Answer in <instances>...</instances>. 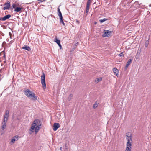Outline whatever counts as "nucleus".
Returning <instances> with one entry per match:
<instances>
[{"mask_svg":"<svg viewBox=\"0 0 151 151\" xmlns=\"http://www.w3.org/2000/svg\"><path fill=\"white\" fill-rule=\"evenodd\" d=\"M54 41L58 45V44H60V40H59L56 37L55 39L54 40Z\"/></svg>","mask_w":151,"mask_h":151,"instance_id":"dca6fc26","label":"nucleus"},{"mask_svg":"<svg viewBox=\"0 0 151 151\" xmlns=\"http://www.w3.org/2000/svg\"><path fill=\"white\" fill-rule=\"evenodd\" d=\"M24 93L28 97L30 98L31 99L33 100H37V96H35V94L32 91L29 89H27L24 92Z\"/></svg>","mask_w":151,"mask_h":151,"instance_id":"f257e3e1","label":"nucleus"},{"mask_svg":"<svg viewBox=\"0 0 151 151\" xmlns=\"http://www.w3.org/2000/svg\"><path fill=\"white\" fill-rule=\"evenodd\" d=\"M22 9V7H16V8H15V9H14V11L15 12H19L21 11Z\"/></svg>","mask_w":151,"mask_h":151,"instance_id":"4468645a","label":"nucleus"},{"mask_svg":"<svg viewBox=\"0 0 151 151\" xmlns=\"http://www.w3.org/2000/svg\"><path fill=\"white\" fill-rule=\"evenodd\" d=\"M129 65H126V66H125V70H126L127 69V68H128V66Z\"/></svg>","mask_w":151,"mask_h":151,"instance_id":"e433bc0d","label":"nucleus"},{"mask_svg":"<svg viewBox=\"0 0 151 151\" xmlns=\"http://www.w3.org/2000/svg\"><path fill=\"white\" fill-rule=\"evenodd\" d=\"M126 139L127 142V143H132V138L129 137V138H127Z\"/></svg>","mask_w":151,"mask_h":151,"instance_id":"2eb2a0df","label":"nucleus"},{"mask_svg":"<svg viewBox=\"0 0 151 151\" xmlns=\"http://www.w3.org/2000/svg\"><path fill=\"white\" fill-rule=\"evenodd\" d=\"M76 23H77L78 24H79V23H80V22L78 20H76Z\"/></svg>","mask_w":151,"mask_h":151,"instance_id":"c9c22d12","label":"nucleus"},{"mask_svg":"<svg viewBox=\"0 0 151 151\" xmlns=\"http://www.w3.org/2000/svg\"><path fill=\"white\" fill-rule=\"evenodd\" d=\"M126 145L127 147H131L132 146V144L127 143Z\"/></svg>","mask_w":151,"mask_h":151,"instance_id":"c756f323","label":"nucleus"},{"mask_svg":"<svg viewBox=\"0 0 151 151\" xmlns=\"http://www.w3.org/2000/svg\"><path fill=\"white\" fill-rule=\"evenodd\" d=\"M119 56H120L121 57H123L124 56V55L123 54V52H122L120 53L119 54Z\"/></svg>","mask_w":151,"mask_h":151,"instance_id":"c85d7f7f","label":"nucleus"},{"mask_svg":"<svg viewBox=\"0 0 151 151\" xmlns=\"http://www.w3.org/2000/svg\"><path fill=\"white\" fill-rule=\"evenodd\" d=\"M91 1V0H88L87 2H89V3H90Z\"/></svg>","mask_w":151,"mask_h":151,"instance_id":"4c0bfd02","label":"nucleus"},{"mask_svg":"<svg viewBox=\"0 0 151 151\" xmlns=\"http://www.w3.org/2000/svg\"><path fill=\"white\" fill-rule=\"evenodd\" d=\"M11 17L10 14H8L4 16L3 17L1 18V20L3 21H4L7 19H9Z\"/></svg>","mask_w":151,"mask_h":151,"instance_id":"39448f33","label":"nucleus"},{"mask_svg":"<svg viewBox=\"0 0 151 151\" xmlns=\"http://www.w3.org/2000/svg\"><path fill=\"white\" fill-rule=\"evenodd\" d=\"M126 136L127 137V138H129V137L131 138V136L130 135L129 136V135H126Z\"/></svg>","mask_w":151,"mask_h":151,"instance_id":"72a5a7b5","label":"nucleus"},{"mask_svg":"<svg viewBox=\"0 0 151 151\" xmlns=\"http://www.w3.org/2000/svg\"><path fill=\"white\" fill-rule=\"evenodd\" d=\"M41 81H45V77L44 73L41 77Z\"/></svg>","mask_w":151,"mask_h":151,"instance_id":"f3484780","label":"nucleus"},{"mask_svg":"<svg viewBox=\"0 0 151 151\" xmlns=\"http://www.w3.org/2000/svg\"><path fill=\"white\" fill-rule=\"evenodd\" d=\"M58 45L59 46L60 48V49H62V47L61 45L60 44H60H58Z\"/></svg>","mask_w":151,"mask_h":151,"instance_id":"2f4dec72","label":"nucleus"},{"mask_svg":"<svg viewBox=\"0 0 151 151\" xmlns=\"http://www.w3.org/2000/svg\"><path fill=\"white\" fill-rule=\"evenodd\" d=\"M102 80V78L99 77L96 79V80H95V81L97 82H99V81H101Z\"/></svg>","mask_w":151,"mask_h":151,"instance_id":"4be33fe9","label":"nucleus"},{"mask_svg":"<svg viewBox=\"0 0 151 151\" xmlns=\"http://www.w3.org/2000/svg\"><path fill=\"white\" fill-rule=\"evenodd\" d=\"M89 10V7H86V15H87L88 14V12Z\"/></svg>","mask_w":151,"mask_h":151,"instance_id":"bb28decb","label":"nucleus"},{"mask_svg":"<svg viewBox=\"0 0 151 151\" xmlns=\"http://www.w3.org/2000/svg\"><path fill=\"white\" fill-rule=\"evenodd\" d=\"M60 127V124L58 123H54L53 126V130L54 131H56Z\"/></svg>","mask_w":151,"mask_h":151,"instance_id":"7ed1b4c3","label":"nucleus"},{"mask_svg":"<svg viewBox=\"0 0 151 151\" xmlns=\"http://www.w3.org/2000/svg\"><path fill=\"white\" fill-rule=\"evenodd\" d=\"M35 128V127L34 126H32L31 129L32 130H34V129Z\"/></svg>","mask_w":151,"mask_h":151,"instance_id":"f704fd0d","label":"nucleus"},{"mask_svg":"<svg viewBox=\"0 0 151 151\" xmlns=\"http://www.w3.org/2000/svg\"><path fill=\"white\" fill-rule=\"evenodd\" d=\"M4 5H6V6L4 7L3 9L4 10L8 9L10 6V2L9 1H8L7 3H5Z\"/></svg>","mask_w":151,"mask_h":151,"instance_id":"f03ea898","label":"nucleus"},{"mask_svg":"<svg viewBox=\"0 0 151 151\" xmlns=\"http://www.w3.org/2000/svg\"><path fill=\"white\" fill-rule=\"evenodd\" d=\"M41 83L42 85L43 89L44 90L46 88L45 81H41Z\"/></svg>","mask_w":151,"mask_h":151,"instance_id":"ddd939ff","label":"nucleus"},{"mask_svg":"<svg viewBox=\"0 0 151 151\" xmlns=\"http://www.w3.org/2000/svg\"><path fill=\"white\" fill-rule=\"evenodd\" d=\"M37 128V127H35V132L39 130V129H40V128Z\"/></svg>","mask_w":151,"mask_h":151,"instance_id":"473e14b6","label":"nucleus"},{"mask_svg":"<svg viewBox=\"0 0 151 151\" xmlns=\"http://www.w3.org/2000/svg\"><path fill=\"white\" fill-rule=\"evenodd\" d=\"M58 15L59 16V17L60 18V17H63L62 13L60 10V8H59V7H58Z\"/></svg>","mask_w":151,"mask_h":151,"instance_id":"f8f14e48","label":"nucleus"},{"mask_svg":"<svg viewBox=\"0 0 151 151\" xmlns=\"http://www.w3.org/2000/svg\"><path fill=\"white\" fill-rule=\"evenodd\" d=\"M12 6L13 8L15 9L16 7V5L14 3L12 4Z\"/></svg>","mask_w":151,"mask_h":151,"instance_id":"cd10ccee","label":"nucleus"},{"mask_svg":"<svg viewBox=\"0 0 151 151\" xmlns=\"http://www.w3.org/2000/svg\"><path fill=\"white\" fill-rule=\"evenodd\" d=\"M111 33V31H109L108 30H107L106 32H104V34L105 35L104 36V37L108 36L109 35H110Z\"/></svg>","mask_w":151,"mask_h":151,"instance_id":"9d476101","label":"nucleus"},{"mask_svg":"<svg viewBox=\"0 0 151 151\" xmlns=\"http://www.w3.org/2000/svg\"><path fill=\"white\" fill-rule=\"evenodd\" d=\"M37 123H38V125L37 128H40L41 127H40L41 126V121H38V122Z\"/></svg>","mask_w":151,"mask_h":151,"instance_id":"5701e85b","label":"nucleus"},{"mask_svg":"<svg viewBox=\"0 0 151 151\" xmlns=\"http://www.w3.org/2000/svg\"><path fill=\"white\" fill-rule=\"evenodd\" d=\"M73 95L72 94H70L68 99V101H70L71 100L72 98L73 97Z\"/></svg>","mask_w":151,"mask_h":151,"instance_id":"a211bd4d","label":"nucleus"},{"mask_svg":"<svg viewBox=\"0 0 151 151\" xmlns=\"http://www.w3.org/2000/svg\"><path fill=\"white\" fill-rule=\"evenodd\" d=\"M20 137L18 136H16L14 137L11 140V142L12 143H14L15 141L17 140H16V138L18 139Z\"/></svg>","mask_w":151,"mask_h":151,"instance_id":"1a4fd4ad","label":"nucleus"},{"mask_svg":"<svg viewBox=\"0 0 151 151\" xmlns=\"http://www.w3.org/2000/svg\"><path fill=\"white\" fill-rule=\"evenodd\" d=\"M132 61V60L130 59L127 62V63L126 65H130Z\"/></svg>","mask_w":151,"mask_h":151,"instance_id":"393cba45","label":"nucleus"},{"mask_svg":"<svg viewBox=\"0 0 151 151\" xmlns=\"http://www.w3.org/2000/svg\"><path fill=\"white\" fill-rule=\"evenodd\" d=\"M46 0H43V1H41V2H43V1H45Z\"/></svg>","mask_w":151,"mask_h":151,"instance_id":"a19ab883","label":"nucleus"},{"mask_svg":"<svg viewBox=\"0 0 151 151\" xmlns=\"http://www.w3.org/2000/svg\"><path fill=\"white\" fill-rule=\"evenodd\" d=\"M131 147H126V148L125 151H131Z\"/></svg>","mask_w":151,"mask_h":151,"instance_id":"b1692460","label":"nucleus"},{"mask_svg":"<svg viewBox=\"0 0 151 151\" xmlns=\"http://www.w3.org/2000/svg\"><path fill=\"white\" fill-rule=\"evenodd\" d=\"M107 20V19H106L105 18H104L102 19H100L99 20V21L101 23H102L106 21Z\"/></svg>","mask_w":151,"mask_h":151,"instance_id":"a878e982","label":"nucleus"},{"mask_svg":"<svg viewBox=\"0 0 151 151\" xmlns=\"http://www.w3.org/2000/svg\"><path fill=\"white\" fill-rule=\"evenodd\" d=\"M62 147H60V150H62Z\"/></svg>","mask_w":151,"mask_h":151,"instance_id":"79ce46f5","label":"nucleus"},{"mask_svg":"<svg viewBox=\"0 0 151 151\" xmlns=\"http://www.w3.org/2000/svg\"><path fill=\"white\" fill-rule=\"evenodd\" d=\"M60 23L61 24H63V25L64 26H65V23L63 21V17H60Z\"/></svg>","mask_w":151,"mask_h":151,"instance_id":"6ab92c4d","label":"nucleus"},{"mask_svg":"<svg viewBox=\"0 0 151 151\" xmlns=\"http://www.w3.org/2000/svg\"><path fill=\"white\" fill-rule=\"evenodd\" d=\"M97 8V7H96L95 8V9H96V8Z\"/></svg>","mask_w":151,"mask_h":151,"instance_id":"c03bdc74","label":"nucleus"},{"mask_svg":"<svg viewBox=\"0 0 151 151\" xmlns=\"http://www.w3.org/2000/svg\"><path fill=\"white\" fill-rule=\"evenodd\" d=\"M97 24V22H94V24Z\"/></svg>","mask_w":151,"mask_h":151,"instance_id":"ea45409f","label":"nucleus"},{"mask_svg":"<svg viewBox=\"0 0 151 151\" xmlns=\"http://www.w3.org/2000/svg\"><path fill=\"white\" fill-rule=\"evenodd\" d=\"M3 57H4V58L5 59H6V56H5V55L4 53V55Z\"/></svg>","mask_w":151,"mask_h":151,"instance_id":"58836bf2","label":"nucleus"},{"mask_svg":"<svg viewBox=\"0 0 151 151\" xmlns=\"http://www.w3.org/2000/svg\"><path fill=\"white\" fill-rule=\"evenodd\" d=\"M149 43V40H147L145 42V47H147L148 46Z\"/></svg>","mask_w":151,"mask_h":151,"instance_id":"aec40b11","label":"nucleus"},{"mask_svg":"<svg viewBox=\"0 0 151 151\" xmlns=\"http://www.w3.org/2000/svg\"><path fill=\"white\" fill-rule=\"evenodd\" d=\"M7 122V120L3 119V122L2 123V130H4L5 129V127L6 126Z\"/></svg>","mask_w":151,"mask_h":151,"instance_id":"423d86ee","label":"nucleus"},{"mask_svg":"<svg viewBox=\"0 0 151 151\" xmlns=\"http://www.w3.org/2000/svg\"><path fill=\"white\" fill-rule=\"evenodd\" d=\"M113 71L114 74L116 76H117L119 71L116 68H114L113 69Z\"/></svg>","mask_w":151,"mask_h":151,"instance_id":"6e6552de","label":"nucleus"},{"mask_svg":"<svg viewBox=\"0 0 151 151\" xmlns=\"http://www.w3.org/2000/svg\"><path fill=\"white\" fill-rule=\"evenodd\" d=\"M1 20V17H0V21Z\"/></svg>","mask_w":151,"mask_h":151,"instance_id":"37998d69","label":"nucleus"},{"mask_svg":"<svg viewBox=\"0 0 151 151\" xmlns=\"http://www.w3.org/2000/svg\"><path fill=\"white\" fill-rule=\"evenodd\" d=\"M38 119H35L33 122L32 124V126H34V127H35L36 126L37 123H38Z\"/></svg>","mask_w":151,"mask_h":151,"instance_id":"9b49d317","label":"nucleus"},{"mask_svg":"<svg viewBox=\"0 0 151 151\" xmlns=\"http://www.w3.org/2000/svg\"><path fill=\"white\" fill-rule=\"evenodd\" d=\"M90 5V3L89 2H87L86 7H89Z\"/></svg>","mask_w":151,"mask_h":151,"instance_id":"7c9ffc66","label":"nucleus"},{"mask_svg":"<svg viewBox=\"0 0 151 151\" xmlns=\"http://www.w3.org/2000/svg\"><path fill=\"white\" fill-rule=\"evenodd\" d=\"M9 111L8 110H6V111L3 119L7 120V121L9 117Z\"/></svg>","mask_w":151,"mask_h":151,"instance_id":"20e7f679","label":"nucleus"},{"mask_svg":"<svg viewBox=\"0 0 151 151\" xmlns=\"http://www.w3.org/2000/svg\"><path fill=\"white\" fill-rule=\"evenodd\" d=\"M98 103L97 102V101H96L95 103V104H94L93 105V108H95L97 107L98 106Z\"/></svg>","mask_w":151,"mask_h":151,"instance_id":"412c9836","label":"nucleus"},{"mask_svg":"<svg viewBox=\"0 0 151 151\" xmlns=\"http://www.w3.org/2000/svg\"><path fill=\"white\" fill-rule=\"evenodd\" d=\"M22 49L27 50L28 51H29L31 50V48L29 46L27 45H24V47H22Z\"/></svg>","mask_w":151,"mask_h":151,"instance_id":"0eeeda50","label":"nucleus"}]
</instances>
